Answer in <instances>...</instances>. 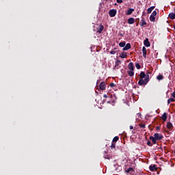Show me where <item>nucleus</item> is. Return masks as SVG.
<instances>
[{"label":"nucleus","mask_w":175,"mask_h":175,"mask_svg":"<svg viewBox=\"0 0 175 175\" xmlns=\"http://www.w3.org/2000/svg\"><path fill=\"white\" fill-rule=\"evenodd\" d=\"M119 44H125V42H120Z\"/></svg>","instance_id":"obj_40"},{"label":"nucleus","mask_w":175,"mask_h":175,"mask_svg":"<svg viewBox=\"0 0 175 175\" xmlns=\"http://www.w3.org/2000/svg\"><path fill=\"white\" fill-rule=\"evenodd\" d=\"M133 12H135V10L133 8H129L126 12V16H131V14H132Z\"/></svg>","instance_id":"obj_12"},{"label":"nucleus","mask_w":175,"mask_h":175,"mask_svg":"<svg viewBox=\"0 0 175 175\" xmlns=\"http://www.w3.org/2000/svg\"><path fill=\"white\" fill-rule=\"evenodd\" d=\"M128 75H129V76H130L131 77H132L133 76L135 75V72H133V70H129L128 71Z\"/></svg>","instance_id":"obj_22"},{"label":"nucleus","mask_w":175,"mask_h":175,"mask_svg":"<svg viewBox=\"0 0 175 175\" xmlns=\"http://www.w3.org/2000/svg\"><path fill=\"white\" fill-rule=\"evenodd\" d=\"M149 169L150 172H154V170H157V166L155 165H150Z\"/></svg>","instance_id":"obj_18"},{"label":"nucleus","mask_w":175,"mask_h":175,"mask_svg":"<svg viewBox=\"0 0 175 175\" xmlns=\"http://www.w3.org/2000/svg\"><path fill=\"white\" fill-rule=\"evenodd\" d=\"M116 53H118V49L114 48L112 51H110V54L114 55Z\"/></svg>","instance_id":"obj_21"},{"label":"nucleus","mask_w":175,"mask_h":175,"mask_svg":"<svg viewBox=\"0 0 175 175\" xmlns=\"http://www.w3.org/2000/svg\"><path fill=\"white\" fill-rule=\"evenodd\" d=\"M109 87H111V88L116 87V85L114 84V83H111L109 84Z\"/></svg>","instance_id":"obj_33"},{"label":"nucleus","mask_w":175,"mask_h":175,"mask_svg":"<svg viewBox=\"0 0 175 175\" xmlns=\"http://www.w3.org/2000/svg\"><path fill=\"white\" fill-rule=\"evenodd\" d=\"M104 157L105 159H110V157H109V155H107V154L104 155Z\"/></svg>","instance_id":"obj_34"},{"label":"nucleus","mask_w":175,"mask_h":175,"mask_svg":"<svg viewBox=\"0 0 175 175\" xmlns=\"http://www.w3.org/2000/svg\"><path fill=\"white\" fill-rule=\"evenodd\" d=\"M152 49H154V45H152Z\"/></svg>","instance_id":"obj_42"},{"label":"nucleus","mask_w":175,"mask_h":175,"mask_svg":"<svg viewBox=\"0 0 175 175\" xmlns=\"http://www.w3.org/2000/svg\"><path fill=\"white\" fill-rule=\"evenodd\" d=\"M120 64H121V60H116V62H115V66H114V68H116V69H119V67L118 66H120Z\"/></svg>","instance_id":"obj_14"},{"label":"nucleus","mask_w":175,"mask_h":175,"mask_svg":"<svg viewBox=\"0 0 175 175\" xmlns=\"http://www.w3.org/2000/svg\"><path fill=\"white\" fill-rule=\"evenodd\" d=\"M105 1H107V0H105Z\"/></svg>","instance_id":"obj_45"},{"label":"nucleus","mask_w":175,"mask_h":175,"mask_svg":"<svg viewBox=\"0 0 175 175\" xmlns=\"http://www.w3.org/2000/svg\"><path fill=\"white\" fill-rule=\"evenodd\" d=\"M169 18H171V20H174L175 19V13L174 12H171L168 15Z\"/></svg>","instance_id":"obj_15"},{"label":"nucleus","mask_w":175,"mask_h":175,"mask_svg":"<svg viewBox=\"0 0 175 175\" xmlns=\"http://www.w3.org/2000/svg\"><path fill=\"white\" fill-rule=\"evenodd\" d=\"M127 44H131L130 43H127Z\"/></svg>","instance_id":"obj_43"},{"label":"nucleus","mask_w":175,"mask_h":175,"mask_svg":"<svg viewBox=\"0 0 175 175\" xmlns=\"http://www.w3.org/2000/svg\"><path fill=\"white\" fill-rule=\"evenodd\" d=\"M172 96L175 98V91L172 94Z\"/></svg>","instance_id":"obj_37"},{"label":"nucleus","mask_w":175,"mask_h":175,"mask_svg":"<svg viewBox=\"0 0 175 175\" xmlns=\"http://www.w3.org/2000/svg\"><path fill=\"white\" fill-rule=\"evenodd\" d=\"M119 139H120V137H118V136L114 137L113 139V141H112L113 143L118 142Z\"/></svg>","instance_id":"obj_25"},{"label":"nucleus","mask_w":175,"mask_h":175,"mask_svg":"<svg viewBox=\"0 0 175 175\" xmlns=\"http://www.w3.org/2000/svg\"><path fill=\"white\" fill-rule=\"evenodd\" d=\"M119 46L120 47H124L122 49L123 51H125L126 50H129V49H131V44H126V46H125V44H120Z\"/></svg>","instance_id":"obj_5"},{"label":"nucleus","mask_w":175,"mask_h":175,"mask_svg":"<svg viewBox=\"0 0 175 175\" xmlns=\"http://www.w3.org/2000/svg\"><path fill=\"white\" fill-rule=\"evenodd\" d=\"M139 25L141 27H144V25H147V22H146V20L144 19V18H142V21L139 23Z\"/></svg>","instance_id":"obj_13"},{"label":"nucleus","mask_w":175,"mask_h":175,"mask_svg":"<svg viewBox=\"0 0 175 175\" xmlns=\"http://www.w3.org/2000/svg\"><path fill=\"white\" fill-rule=\"evenodd\" d=\"M156 140H162L163 139V135L162 134H159L158 133L154 134V137Z\"/></svg>","instance_id":"obj_2"},{"label":"nucleus","mask_w":175,"mask_h":175,"mask_svg":"<svg viewBox=\"0 0 175 175\" xmlns=\"http://www.w3.org/2000/svg\"><path fill=\"white\" fill-rule=\"evenodd\" d=\"M128 24H135V18H129L127 21Z\"/></svg>","instance_id":"obj_16"},{"label":"nucleus","mask_w":175,"mask_h":175,"mask_svg":"<svg viewBox=\"0 0 175 175\" xmlns=\"http://www.w3.org/2000/svg\"><path fill=\"white\" fill-rule=\"evenodd\" d=\"M157 80H163V75H159L157 77Z\"/></svg>","instance_id":"obj_26"},{"label":"nucleus","mask_w":175,"mask_h":175,"mask_svg":"<svg viewBox=\"0 0 175 175\" xmlns=\"http://www.w3.org/2000/svg\"><path fill=\"white\" fill-rule=\"evenodd\" d=\"M161 119L163 120V122H166V120H167V113H166V112L163 113L161 116Z\"/></svg>","instance_id":"obj_9"},{"label":"nucleus","mask_w":175,"mask_h":175,"mask_svg":"<svg viewBox=\"0 0 175 175\" xmlns=\"http://www.w3.org/2000/svg\"><path fill=\"white\" fill-rule=\"evenodd\" d=\"M111 150L116 148V143L112 142V144L111 145Z\"/></svg>","instance_id":"obj_28"},{"label":"nucleus","mask_w":175,"mask_h":175,"mask_svg":"<svg viewBox=\"0 0 175 175\" xmlns=\"http://www.w3.org/2000/svg\"><path fill=\"white\" fill-rule=\"evenodd\" d=\"M125 173L133 175L135 173V170L133 169V167H130L129 168L125 170Z\"/></svg>","instance_id":"obj_4"},{"label":"nucleus","mask_w":175,"mask_h":175,"mask_svg":"<svg viewBox=\"0 0 175 175\" xmlns=\"http://www.w3.org/2000/svg\"><path fill=\"white\" fill-rule=\"evenodd\" d=\"M128 68L129 70H135V66L133 62H130L128 65Z\"/></svg>","instance_id":"obj_11"},{"label":"nucleus","mask_w":175,"mask_h":175,"mask_svg":"<svg viewBox=\"0 0 175 175\" xmlns=\"http://www.w3.org/2000/svg\"><path fill=\"white\" fill-rule=\"evenodd\" d=\"M118 3H122V0H116Z\"/></svg>","instance_id":"obj_36"},{"label":"nucleus","mask_w":175,"mask_h":175,"mask_svg":"<svg viewBox=\"0 0 175 175\" xmlns=\"http://www.w3.org/2000/svg\"><path fill=\"white\" fill-rule=\"evenodd\" d=\"M147 146H148L149 147H152V144H151V142L150 141L147 142Z\"/></svg>","instance_id":"obj_32"},{"label":"nucleus","mask_w":175,"mask_h":175,"mask_svg":"<svg viewBox=\"0 0 175 175\" xmlns=\"http://www.w3.org/2000/svg\"><path fill=\"white\" fill-rule=\"evenodd\" d=\"M150 72L144 73V72L142 71L139 75V77L141 79L138 81L139 85H147V83L150 81Z\"/></svg>","instance_id":"obj_1"},{"label":"nucleus","mask_w":175,"mask_h":175,"mask_svg":"<svg viewBox=\"0 0 175 175\" xmlns=\"http://www.w3.org/2000/svg\"><path fill=\"white\" fill-rule=\"evenodd\" d=\"M146 47H150V44H145Z\"/></svg>","instance_id":"obj_39"},{"label":"nucleus","mask_w":175,"mask_h":175,"mask_svg":"<svg viewBox=\"0 0 175 175\" xmlns=\"http://www.w3.org/2000/svg\"><path fill=\"white\" fill-rule=\"evenodd\" d=\"M109 14L111 17H116V14H117V10H110L109 11Z\"/></svg>","instance_id":"obj_3"},{"label":"nucleus","mask_w":175,"mask_h":175,"mask_svg":"<svg viewBox=\"0 0 175 175\" xmlns=\"http://www.w3.org/2000/svg\"><path fill=\"white\" fill-rule=\"evenodd\" d=\"M120 58H126V57H128V55H126V53L123 52L122 53L120 56Z\"/></svg>","instance_id":"obj_19"},{"label":"nucleus","mask_w":175,"mask_h":175,"mask_svg":"<svg viewBox=\"0 0 175 175\" xmlns=\"http://www.w3.org/2000/svg\"><path fill=\"white\" fill-rule=\"evenodd\" d=\"M103 29H105V27L103 25H100L98 27H97V32L98 33H102V31H103Z\"/></svg>","instance_id":"obj_6"},{"label":"nucleus","mask_w":175,"mask_h":175,"mask_svg":"<svg viewBox=\"0 0 175 175\" xmlns=\"http://www.w3.org/2000/svg\"><path fill=\"white\" fill-rule=\"evenodd\" d=\"M166 126H167V129H170V131H172L173 128H174V126H173V124H172V122H168L167 123Z\"/></svg>","instance_id":"obj_8"},{"label":"nucleus","mask_w":175,"mask_h":175,"mask_svg":"<svg viewBox=\"0 0 175 175\" xmlns=\"http://www.w3.org/2000/svg\"><path fill=\"white\" fill-rule=\"evenodd\" d=\"M154 9H155V6H152L150 8H149L148 9V14H151V12H152V10H154Z\"/></svg>","instance_id":"obj_20"},{"label":"nucleus","mask_w":175,"mask_h":175,"mask_svg":"<svg viewBox=\"0 0 175 175\" xmlns=\"http://www.w3.org/2000/svg\"><path fill=\"white\" fill-rule=\"evenodd\" d=\"M107 103H110L108 101Z\"/></svg>","instance_id":"obj_44"},{"label":"nucleus","mask_w":175,"mask_h":175,"mask_svg":"<svg viewBox=\"0 0 175 175\" xmlns=\"http://www.w3.org/2000/svg\"><path fill=\"white\" fill-rule=\"evenodd\" d=\"M140 128H143V129H144V128H146V124H139Z\"/></svg>","instance_id":"obj_29"},{"label":"nucleus","mask_w":175,"mask_h":175,"mask_svg":"<svg viewBox=\"0 0 175 175\" xmlns=\"http://www.w3.org/2000/svg\"><path fill=\"white\" fill-rule=\"evenodd\" d=\"M150 21H151L152 23H155V16H152V15H150Z\"/></svg>","instance_id":"obj_24"},{"label":"nucleus","mask_w":175,"mask_h":175,"mask_svg":"<svg viewBox=\"0 0 175 175\" xmlns=\"http://www.w3.org/2000/svg\"><path fill=\"white\" fill-rule=\"evenodd\" d=\"M159 129H161V126H156V130L157 131H159Z\"/></svg>","instance_id":"obj_35"},{"label":"nucleus","mask_w":175,"mask_h":175,"mask_svg":"<svg viewBox=\"0 0 175 175\" xmlns=\"http://www.w3.org/2000/svg\"><path fill=\"white\" fill-rule=\"evenodd\" d=\"M150 16L155 17L157 16V11H153Z\"/></svg>","instance_id":"obj_31"},{"label":"nucleus","mask_w":175,"mask_h":175,"mask_svg":"<svg viewBox=\"0 0 175 175\" xmlns=\"http://www.w3.org/2000/svg\"><path fill=\"white\" fill-rule=\"evenodd\" d=\"M103 98H109V96L107 94H104Z\"/></svg>","instance_id":"obj_38"},{"label":"nucleus","mask_w":175,"mask_h":175,"mask_svg":"<svg viewBox=\"0 0 175 175\" xmlns=\"http://www.w3.org/2000/svg\"><path fill=\"white\" fill-rule=\"evenodd\" d=\"M142 53L144 58H147V49L145 48V46H143L142 48Z\"/></svg>","instance_id":"obj_10"},{"label":"nucleus","mask_w":175,"mask_h":175,"mask_svg":"<svg viewBox=\"0 0 175 175\" xmlns=\"http://www.w3.org/2000/svg\"><path fill=\"white\" fill-rule=\"evenodd\" d=\"M172 102H175V99L174 98H169L167 100V105H170V103H172Z\"/></svg>","instance_id":"obj_23"},{"label":"nucleus","mask_w":175,"mask_h":175,"mask_svg":"<svg viewBox=\"0 0 175 175\" xmlns=\"http://www.w3.org/2000/svg\"><path fill=\"white\" fill-rule=\"evenodd\" d=\"M135 67H136L137 69H140V64L136 63L135 64Z\"/></svg>","instance_id":"obj_30"},{"label":"nucleus","mask_w":175,"mask_h":175,"mask_svg":"<svg viewBox=\"0 0 175 175\" xmlns=\"http://www.w3.org/2000/svg\"><path fill=\"white\" fill-rule=\"evenodd\" d=\"M149 139L152 142L153 144H157V139H156L154 137L150 136Z\"/></svg>","instance_id":"obj_17"},{"label":"nucleus","mask_w":175,"mask_h":175,"mask_svg":"<svg viewBox=\"0 0 175 175\" xmlns=\"http://www.w3.org/2000/svg\"><path fill=\"white\" fill-rule=\"evenodd\" d=\"M130 129H133V126H130Z\"/></svg>","instance_id":"obj_41"},{"label":"nucleus","mask_w":175,"mask_h":175,"mask_svg":"<svg viewBox=\"0 0 175 175\" xmlns=\"http://www.w3.org/2000/svg\"><path fill=\"white\" fill-rule=\"evenodd\" d=\"M100 90H102V91L106 90V83L105 82H101L99 85Z\"/></svg>","instance_id":"obj_7"},{"label":"nucleus","mask_w":175,"mask_h":175,"mask_svg":"<svg viewBox=\"0 0 175 175\" xmlns=\"http://www.w3.org/2000/svg\"><path fill=\"white\" fill-rule=\"evenodd\" d=\"M144 44H150V41L148 40V38H146L144 40Z\"/></svg>","instance_id":"obj_27"}]
</instances>
